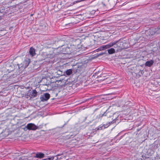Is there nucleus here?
Wrapping results in <instances>:
<instances>
[{"mask_svg":"<svg viewBox=\"0 0 160 160\" xmlns=\"http://www.w3.org/2000/svg\"><path fill=\"white\" fill-rule=\"evenodd\" d=\"M57 50L60 51V52H58L59 53H57L54 57L52 55H50L46 59L49 63L58 62L57 69L60 70V69H64V67H66L68 64L67 63L62 64V63L61 64H60L59 63L62 62V60L69 58L70 57L69 56L73 52V51L71 47H69L67 45H62L58 47Z\"/></svg>","mask_w":160,"mask_h":160,"instance_id":"nucleus-1","label":"nucleus"},{"mask_svg":"<svg viewBox=\"0 0 160 160\" xmlns=\"http://www.w3.org/2000/svg\"><path fill=\"white\" fill-rule=\"evenodd\" d=\"M29 62L28 60H25L22 63L18 65V67L20 70H22L26 68L29 65Z\"/></svg>","mask_w":160,"mask_h":160,"instance_id":"nucleus-2","label":"nucleus"},{"mask_svg":"<svg viewBox=\"0 0 160 160\" xmlns=\"http://www.w3.org/2000/svg\"><path fill=\"white\" fill-rule=\"evenodd\" d=\"M117 42H113L110 43H109L106 45H102L100 46L98 49H100V50H102L104 49H107L113 46V45L116 44Z\"/></svg>","mask_w":160,"mask_h":160,"instance_id":"nucleus-3","label":"nucleus"},{"mask_svg":"<svg viewBox=\"0 0 160 160\" xmlns=\"http://www.w3.org/2000/svg\"><path fill=\"white\" fill-rule=\"evenodd\" d=\"M63 71H57V74H58L59 76L63 75L67 76L70 75L72 73V71H65V72H63Z\"/></svg>","mask_w":160,"mask_h":160,"instance_id":"nucleus-4","label":"nucleus"},{"mask_svg":"<svg viewBox=\"0 0 160 160\" xmlns=\"http://www.w3.org/2000/svg\"><path fill=\"white\" fill-rule=\"evenodd\" d=\"M27 128L29 130H35L38 128V127L34 124L30 123L28 124L26 126Z\"/></svg>","mask_w":160,"mask_h":160,"instance_id":"nucleus-5","label":"nucleus"},{"mask_svg":"<svg viewBox=\"0 0 160 160\" xmlns=\"http://www.w3.org/2000/svg\"><path fill=\"white\" fill-rule=\"evenodd\" d=\"M50 94L46 93L41 95L40 99L41 101L44 102L48 100L50 98Z\"/></svg>","mask_w":160,"mask_h":160,"instance_id":"nucleus-6","label":"nucleus"},{"mask_svg":"<svg viewBox=\"0 0 160 160\" xmlns=\"http://www.w3.org/2000/svg\"><path fill=\"white\" fill-rule=\"evenodd\" d=\"M53 71V72L51 71H50V72H49L50 74L51 73H52V75L51 76H49L48 75L49 77L50 78H53V77H59V75L58 74V73H57V71Z\"/></svg>","mask_w":160,"mask_h":160,"instance_id":"nucleus-7","label":"nucleus"},{"mask_svg":"<svg viewBox=\"0 0 160 160\" xmlns=\"http://www.w3.org/2000/svg\"><path fill=\"white\" fill-rule=\"evenodd\" d=\"M29 53L32 57L34 56L36 54L35 49L33 47H31L29 50Z\"/></svg>","mask_w":160,"mask_h":160,"instance_id":"nucleus-8","label":"nucleus"},{"mask_svg":"<svg viewBox=\"0 0 160 160\" xmlns=\"http://www.w3.org/2000/svg\"><path fill=\"white\" fill-rule=\"evenodd\" d=\"M44 154L42 152H38L36 153L35 156L34 157L36 158H42L44 157Z\"/></svg>","mask_w":160,"mask_h":160,"instance_id":"nucleus-9","label":"nucleus"},{"mask_svg":"<svg viewBox=\"0 0 160 160\" xmlns=\"http://www.w3.org/2000/svg\"><path fill=\"white\" fill-rule=\"evenodd\" d=\"M154 63V61L153 60H150L149 61H147L145 64L146 66H148L149 67H151L152 66Z\"/></svg>","mask_w":160,"mask_h":160,"instance_id":"nucleus-10","label":"nucleus"},{"mask_svg":"<svg viewBox=\"0 0 160 160\" xmlns=\"http://www.w3.org/2000/svg\"><path fill=\"white\" fill-rule=\"evenodd\" d=\"M114 42H117V43H116V44L115 45L117 47H118V48H123L122 46L123 43L122 42H119L118 41H115Z\"/></svg>","mask_w":160,"mask_h":160,"instance_id":"nucleus-11","label":"nucleus"},{"mask_svg":"<svg viewBox=\"0 0 160 160\" xmlns=\"http://www.w3.org/2000/svg\"><path fill=\"white\" fill-rule=\"evenodd\" d=\"M60 82H61V79L56 80L55 82V83L56 84L55 86L58 87L62 86V84L59 83Z\"/></svg>","mask_w":160,"mask_h":160,"instance_id":"nucleus-12","label":"nucleus"},{"mask_svg":"<svg viewBox=\"0 0 160 160\" xmlns=\"http://www.w3.org/2000/svg\"><path fill=\"white\" fill-rule=\"evenodd\" d=\"M153 7L156 9H160V2L159 3L155 4L152 5Z\"/></svg>","mask_w":160,"mask_h":160,"instance_id":"nucleus-13","label":"nucleus"},{"mask_svg":"<svg viewBox=\"0 0 160 160\" xmlns=\"http://www.w3.org/2000/svg\"><path fill=\"white\" fill-rule=\"evenodd\" d=\"M108 52L109 54H111L115 53V50L113 48H111L108 50Z\"/></svg>","mask_w":160,"mask_h":160,"instance_id":"nucleus-14","label":"nucleus"},{"mask_svg":"<svg viewBox=\"0 0 160 160\" xmlns=\"http://www.w3.org/2000/svg\"><path fill=\"white\" fill-rule=\"evenodd\" d=\"M37 92L35 90H33L32 91V92L31 93L32 96L35 97L37 96Z\"/></svg>","mask_w":160,"mask_h":160,"instance_id":"nucleus-15","label":"nucleus"},{"mask_svg":"<svg viewBox=\"0 0 160 160\" xmlns=\"http://www.w3.org/2000/svg\"><path fill=\"white\" fill-rule=\"evenodd\" d=\"M103 129H104V128L102 124L100 125L98 127L95 128V130H101Z\"/></svg>","mask_w":160,"mask_h":160,"instance_id":"nucleus-16","label":"nucleus"},{"mask_svg":"<svg viewBox=\"0 0 160 160\" xmlns=\"http://www.w3.org/2000/svg\"><path fill=\"white\" fill-rule=\"evenodd\" d=\"M110 125V123L109 122L108 123H107L105 124H103L102 125L104 128V129L108 128Z\"/></svg>","mask_w":160,"mask_h":160,"instance_id":"nucleus-17","label":"nucleus"},{"mask_svg":"<svg viewBox=\"0 0 160 160\" xmlns=\"http://www.w3.org/2000/svg\"><path fill=\"white\" fill-rule=\"evenodd\" d=\"M132 75L134 77L137 78L138 77V74L135 72H132Z\"/></svg>","mask_w":160,"mask_h":160,"instance_id":"nucleus-18","label":"nucleus"},{"mask_svg":"<svg viewBox=\"0 0 160 160\" xmlns=\"http://www.w3.org/2000/svg\"><path fill=\"white\" fill-rule=\"evenodd\" d=\"M26 159L24 156H22L19 158V160H26Z\"/></svg>","mask_w":160,"mask_h":160,"instance_id":"nucleus-19","label":"nucleus"},{"mask_svg":"<svg viewBox=\"0 0 160 160\" xmlns=\"http://www.w3.org/2000/svg\"><path fill=\"white\" fill-rule=\"evenodd\" d=\"M64 152H62L61 153H60L59 154H57L55 156H56V157H58V156H59L61 155H63V154H64ZM58 159V157H57V159Z\"/></svg>","mask_w":160,"mask_h":160,"instance_id":"nucleus-20","label":"nucleus"},{"mask_svg":"<svg viewBox=\"0 0 160 160\" xmlns=\"http://www.w3.org/2000/svg\"><path fill=\"white\" fill-rule=\"evenodd\" d=\"M64 80L63 79H61V82H59V83L62 84H63L64 83Z\"/></svg>","mask_w":160,"mask_h":160,"instance_id":"nucleus-21","label":"nucleus"},{"mask_svg":"<svg viewBox=\"0 0 160 160\" xmlns=\"http://www.w3.org/2000/svg\"><path fill=\"white\" fill-rule=\"evenodd\" d=\"M55 157H56V156H55ZM54 157H55V156L52 157L51 158H48V159L49 160H53L54 159Z\"/></svg>","mask_w":160,"mask_h":160,"instance_id":"nucleus-22","label":"nucleus"},{"mask_svg":"<svg viewBox=\"0 0 160 160\" xmlns=\"http://www.w3.org/2000/svg\"><path fill=\"white\" fill-rule=\"evenodd\" d=\"M116 44H115L113 46H114V48H118V47H117V46H115V45H116Z\"/></svg>","mask_w":160,"mask_h":160,"instance_id":"nucleus-23","label":"nucleus"},{"mask_svg":"<svg viewBox=\"0 0 160 160\" xmlns=\"http://www.w3.org/2000/svg\"><path fill=\"white\" fill-rule=\"evenodd\" d=\"M66 70H72V69H67Z\"/></svg>","mask_w":160,"mask_h":160,"instance_id":"nucleus-24","label":"nucleus"},{"mask_svg":"<svg viewBox=\"0 0 160 160\" xmlns=\"http://www.w3.org/2000/svg\"><path fill=\"white\" fill-rule=\"evenodd\" d=\"M103 54V53H100V54H99V55H102Z\"/></svg>","mask_w":160,"mask_h":160,"instance_id":"nucleus-25","label":"nucleus"},{"mask_svg":"<svg viewBox=\"0 0 160 160\" xmlns=\"http://www.w3.org/2000/svg\"><path fill=\"white\" fill-rule=\"evenodd\" d=\"M98 49H98H97V51H100V49Z\"/></svg>","mask_w":160,"mask_h":160,"instance_id":"nucleus-26","label":"nucleus"},{"mask_svg":"<svg viewBox=\"0 0 160 160\" xmlns=\"http://www.w3.org/2000/svg\"><path fill=\"white\" fill-rule=\"evenodd\" d=\"M103 6H105V4H103Z\"/></svg>","mask_w":160,"mask_h":160,"instance_id":"nucleus-27","label":"nucleus"},{"mask_svg":"<svg viewBox=\"0 0 160 160\" xmlns=\"http://www.w3.org/2000/svg\"><path fill=\"white\" fill-rule=\"evenodd\" d=\"M142 71V72H141V73H142V72L143 71Z\"/></svg>","mask_w":160,"mask_h":160,"instance_id":"nucleus-28","label":"nucleus"},{"mask_svg":"<svg viewBox=\"0 0 160 160\" xmlns=\"http://www.w3.org/2000/svg\"><path fill=\"white\" fill-rule=\"evenodd\" d=\"M104 114H103L102 116H104Z\"/></svg>","mask_w":160,"mask_h":160,"instance_id":"nucleus-29","label":"nucleus"}]
</instances>
